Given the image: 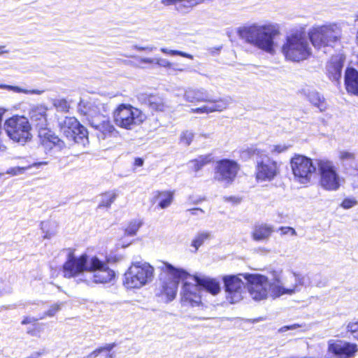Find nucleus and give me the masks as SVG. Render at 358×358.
Listing matches in <instances>:
<instances>
[{
  "label": "nucleus",
  "mask_w": 358,
  "mask_h": 358,
  "mask_svg": "<svg viewBox=\"0 0 358 358\" xmlns=\"http://www.w3.org/2000/svg\"><path fill=\"white\" fill-rule=\"evenodd\" d=\"M270 276L259 273H243L247 281V289L250 297L257 301L266 299L269 296L278 298L283 295L292 296L299 292L300 286L306 285L305 275L291 271L282 278V270H273Z\"/></svg>",
  "instance_id": "obj_1"
},
{
  "label": "nucleus",
  "mask_w": 358,
  "mask_h": 358,
  "mask_svg": "<svg viewBox=\"0 0 358 358\" xmlns=\"http://www.w3.org/2000/svg\"><path fill=\"white\" fill-rule=\"evenodd\" d=\"M238 35L245 43L273 55L277 45L275 40L280 35V30L275 23L256 22L240 27Z\"/></svg>",
  "instance_id": "obj_2"
},
{
  "label": "nucleus",
  "mask_w": 358,
  "mask_h": 358,
  "mask_svg": "<svg viewBox=\"0 0 358 358\" xmlns=\"http://www.w3.org/2000/svg\"><path fill=\"white\" fill-rule=\"evenodd\" d=\"M308 34L304 29L296 30L287 35L281 51L285 59L292 62L306 59L312 54Z\"/></svg>",
  "instance_id": "obj_3"
},
{
  "label": "nucleus",
  "mask_w": 358,
  "mask_h": 358,
  "mask_svg": "<svg viewBox=\"0 0 358 358\" xmlns=\"http://www.w3.org/2000/svg\"><path fill=\"white\" fill-rule=\"evenodd\" d=\"M308 38L317 50L334 47L340 43L342 37L341 28L335 23L312 27L308 32Z\"/></svg>",
  "instance_id": "obj_4"
},
{
  "label": "nucleus",
  "mask_w": 358,
  "mask_h": 358,
  "mask_svg": "<svg viewBox=\"0 0 358 358\" xmlns=\"http://www.w3.org/2000/svg\"><path fill=\"white\" fill-rule=\"evenodd\" d=\"M92 255L83 253L76 255L75 250L68 249L66 259L62 266V274L65 278H73L78 282L85 283L88 273Z\"/></svg>",
  "instance_id": "obj_5"
},
{
  "label": "nucleus",
  "mask_w": 358,
  "mask_h": 358,
  "mask_svg": "<svg viewBox=\"0 0 358 358\" xmlns=\"http://www.w3.org/2000/svg\"><path fill=\"white\" fill-rule=\"evenodd\" d=\"M155 275V268L145 262L131 264L124 275V285L127 289H140L150 283Z\"/></svg>",
  "instance_id": "obj_6"
},
{
  "label": "nucleus",
  "mask_w": 358,
  "mask_h": 358,
  "mask_svg": "<svg viewBox=\"0 0 358 358\" xmlns=\"http://www.w3.org/2000/svg\"><path fill=\"white\" fill-rule=\"evenodd\" d=\"M252 155L257 157L255 163V179L258 182H271L280 172V164L268 157L262 151L255 148L251 150Z\"/></svg>",
  "instance_id": "obj_7"
},
{
  "label": "nucleus",
  "mask_w": 358,
  "mask_h": 358,
  "mask_svg": "<svg viewBox=\"0 0 358 358\" xmlns=\"http://www.w3.org/2000/svg\"><path fill=\"white\" fill-rule=\"evenodd\" d=\"M113 115L117 126L129 130L140 125L146 118L145 115L140 109L127 103L120 104Z\"/></svg>",
  "instance_id": "obj_8"
},
{
  "label": "nucleus",
  "mask_w": 358,
  "mask_h": 358,
  "mask_svg": "<svg viewBox=\"0 0 358 358\" xmlns=\"http://www.w3.org/2000/svg\"><path fill=\"white\" fill-rule=\"evenodd\" d=\"M3 127L8 136L13 141L24 144L32 137L31 124L24 116L14 115L6 120Z\"/></svg>",
  "instance_id": "obj_9"
},
{
  "label": "nucleus",
  "mask_w": 358,
  "mask_h": 358,
  "mask_svg": "<svg viewBox=\"0 0 358 358\" xmlns=\"http://www.w3.org/2000/svg\"><path fill=\"white\" fill-rule=\"evenodd\" d=\"M85 283L89 286L94 284H107L115 278V272L110 268L107 262L92 255L88 273Z\"/></svg>",
  "instance_id": "obj_10"
},
{
  "label": "nucleus",
  "mask_w": 358,
  "mask_h": 358,
  "mask_svg": "<svg viewBox=\"0 0 358 358\" xmlns=\"http://www.w3.org/2000/svg\"><path fill=\"white\" fill-rule=\"evenodd\" d=\"M161 270L166 275L162 285V293L170 301L176 298L180 280H186L191 276L185 270L169 263H163Z\"/></svg>",
  "instance_id": "obj_11"
},
{
  "label": "nucleus",
  "mask_w": 358,
  "mask_h": 358,
  "mask_svg": "<svg viewBox=\"0 0 358 358\" xmlns=\"http://www.w3.org/2000/svg\"><path fill=\"white\" fill-rule=\"evenodd\" d=\"M290 166L294 181L303 185L311 182L317 170L313 160L301 155H295L291 159Z\"/></svg>",
  "instance_id": "obj_12"
},
{
  "label": "nucleus",
  "mask_w": 358,
  "mask_h": 358,
  "mask_svg": "<svg viewBox=\"0 0 358 358\" xmlns=\"http://www.w3.org/2000/svg\"><path fill=\"white\" fill-rule=\"evenodd\" d=\"M317 166L321 187L327 191L338 190L341 187L342 180L334 163L327 159H317Z\"/></svg>",
  "instance_id": "obj_13"
},
{
  "label": "nucleus",
  "mask_w": 358,
  "mask_h": 358,
  "mask_svg": "<svg viewBox=\"0 0 358 358\" xmlns=\"http://www.w3.org/2000/svg\"><path fill=\"white\" fill-rule=\"evenodd\" d=\"M240 165L234 160L222 159L216 163L213 180L224 187H229L237 177Z\"/></svg>",
  "instance_id": "obj_14"
},
{
  "label": "nucleus",
  "mask_w": 358,
  "mask_h": 358,
  "mask_svg": "<svg viewBox=\"0 0 358 358\" xmlns=\"http://www.w3.org/2000/svg\"><path fill=\"white\" fill-rule=\"evenodd\" d=\"M243 274L229 275L223 278L226 300L231 304L240 302L244 297L245 292L242 280Z\"/></svg>",
  "instance_id": "obj_15"
},
{
  "label": "nucleus",
  "mask_w": 358,
  "mask_h": 358,
  "mask_svg": "<svg viewBox=\"0 0 358 358\" xmlns=\"http://www.w3.org/2000/svg\"><path fill=\"white\" fill-rule=\"evenodd\" d=\"M357 352L358 346L355 343L336 339L327 341V358H354Z\"/></svg>",
  "instance_id": "obj_16"
},
{
  "label": "nucleus",
  "mask_w": 358,
  "mask_h": 358,
  "mask_svg": "<svg viewBox=\"0 0 358 358\" xmlns=\"http://www.w3.org/2000/svg\"><path fill=\"white\" fill-rule=\"evenodd\" d=\"M180 301L182 306L199 307L202 306L201 291L197 282L185 281L180 291Z\"/></svg>",
  "instance_id": "obj_17"
},
{
  "label": "nucleus",
  "mask_w": 358,
  "mask_h": 358,
  "mask_svg": "<svg viewBox=\"0 0 358 358\" xmlns=\"http://www.w3.org/2000/svg\"><path fill=\"white\" fill-rule=\"evenodd\" d=\"M78 110L86 116L89 123L92 124L93 120L100 118L103 115L101 111L103 109V105L99 101L90 99L88 101L82 99L80 101L78 106Z\"/></svg>",
  "instance_id": "obj_18"
},
{
  "label": "nucleus",
  "mask_w": 358,
  "mask_h": 358,
  "mask_svg": "<svg viewBox=\"0 0 358 358\" xmlns=\"http://www.w3.org/2000/svg\"><path fill=\"white\" fill-rule=\"evenodd\" d=\"M39 138L41 145L48 151L52 150L60 151L65 147L64 142L53 131L46 128L39 130Z\"/></svg>",
  "instance_id": "obj_19"
},
{
  "label": "nucleus",
  "mask_w": 358,
  "mask_h": 358,
  "mask_svg": "<svg viewBox=\"0 0 358 358\" xmlns=\"http://www.w3.org/2000/svg\"><path fill=\"white\" fill-rule=\"evenodd\" d=\"M99 117V119L93 120L92 124H90L99 131V134H98L99 138L106 139L117 132L115 128L106 116L103 115Z\"/></svg>",
  "instance_id": "obj_20"
},
{
  "label": "nucleus",
  "mask_w": 358,
  "mask_h": 358,
  "mask_svg": "<svg viewBox=\"0 0 358 358\" xmlns=\"http://www.w3.org/2000/svg\"><path fill=\"white\" fill-rule=\"evenodd\" d=\"M184 99L192 103L212 102L208 91L203 88L188 87L185 90Z\"/></svg>",
  "instance_id": "obj_21"
},
{
  "label": "nucleus",
  "mask_w": 358,
  "mask_h": 358,
  "mask_svg": "<svg viewBox=\"0 0 358 358\" xmlns=\"http://www.w3.org/2000/svg\"><path fill=\"white\" fill-rule=\"evenodd\" d=\"M48 108L44 105H36L31 108L29 112L30 118L40 130L45 129L48 123Z\"/></svg>",
  "instance_id": "obj_22"
},
{
  "label": "nucleus",
  "mask_w": 358,
  "mask_h": 358,
  "mask_svg": "<svg viewBox=\"0 0 358 358\" xmlns=\"http://www.w3.org/2000/svg\"><path fill=\"white\" fill-rule=\"evenodd\" d=\"M345 58L341 55L333 56L327 65V71L330 79L338 80L341 77V71Z\"/></svg>",
  "instance_id": "obj_23"
},
{
  "label": "nucleus",
  "mask_w": 358,
  "mask_h": 358,
  "mask_svg": "<svg viewBox=\"0 0 358 358\" xmlns=\"http://www.w3.org/2000/svg\"><path fill=\"white\" fill-rule=\"evenodd\" d=\"M209 104L201 107L192 108L190 112L196 114H208L214 112H221L228 107V102L224 99L213 100Z\"/></svg>",
  "instance_id": "obj_24"
},
{
  "label": "nucleus",
  "mask_w": 358,
  "mask_h": 358,
  "mask_svg": "<svg viewBox=\"0 0 358 358\" xmlns=\"http://www.w3.org/2000/svg\"><path fill=\"white\" fill-rule=\"evenodd\" d=\"M174 193L171 190L155 191L150 201L152 204H157L160 209L167 208L173 201Z\"/></svg>",
  "instance_id": "obj_25"
},
{
  "label": "nucleus",
  "mask_w": 358,
  "mask_h": 358,
  "mask_svg": "<svg viewBox=\"0 0 358 358\" xmlns=\"http://www.w3.org/2000/svg\"><path fill=\"white\" fill-rule=\"evenodd\" d=\"M192 280L199 285L200 288L203 287L213 295H217L221 290L220 282L207 276H193Z\"/></svg>",
  "instance_id": "obj_26"
},
{
  "label": "nucleus",
  "mask_w": 358,
  "mask_h": 358,
  "mask_svg": "<svg viewBox=\"0 0 358 358\" xmlns=\"http://www.w3.org/2000/svg\"><path fill=\"white\" fill-rule=\"evenodd\" d=\"M345 84L349 93L358 96V71L353 68H348L345 74Z\"/></svg>",
  "instance_id": "obj_27"
},
{
  "label": "nucleus",
  "mask_w": 358,
  "mask_h": 358,
  "mask_svg": "<svg viewBox=\"0 0 358 358\" xmlns=\"http://www.w3.org/2000/svg\"><path fill=\"white\" fill-rule=\"evenodd\" d=\"M60 131L68 138L72 137L73 129L78 126V121L73 117H64L58 119Z\"/></svg>",
  "instance_id": "obj_28"
},
{
  "label": "nucleus",
  "mask_w": 358,
  "mask_h": 358,
  "mask_svg": "<svg viewBox=\"0 0 358 358\" xmlns=\"http://www.w3.org/2000/svg\"><path fill=\"white\" fill-rule=\"evenodd\" d=\"M273 232V229L271 225L259 224L255 226L252 236L257 241H266L269 238Z\"/></svg>",
  "instance_id": "obj_29"
},
{
  "label": "nucleus",
  "mask_w": 358,
  "mask_h": 358,
  "mask_svg": "<svg viewBox=\"0 0 358 358\" xmlns=\"http://www.w3.org/2000/svg\"><path fill=\"white\" fill-rule=\"evenodd\" d=\"M205 0H161V3L164 6H175L178 10L184 8H192Z\"/></svg>",
  "instance_id": "obj_30"
},
{
  "label": "nucleus",
  "mask_w": 358,
  "mask_h": 358,
  "mask_svg": "<svg viewBox=\"0 0 358 358\" xmlns=\"http://www.w3.org/2000/svg\"><path fill=\"white\" fill-rule=\"evenodd\" d=\"M213 161L211 155H200L197 158L189 162L188 166L194 172L200 171L204 166Z\"/></svg>",
  "instance_id": "obj_31"
},
{
  "label": "nucleus",
  "mask_w": 358,
  "mask_h": 358,
  "mask_svg": "<svg viewBox=\"0 0 358 358\" xmlns=\"http://www.w3.org/2000/svg\"><path fill=\"white\" fill-rule=\"evenodd\" d=\"M145 101L151 109L157 111H164L167 108L164 99L157 95H148Z\"/></svg>",
  "instance_id": "obj_32"
},
{
  "label": "nucleus",
  "mask_w": 358,
  "mask_h": 358,
  "mask_svg": "<svg viewBox=\"0 0 358 358\" xmlns=\"http://www.w3.org/2000/svg\"><path fill=\"white\" fill-rule=\"evenodd\" d=\"M307 96L310 102L315 106L317 107L320 111H324L326 110L327 103L325 99L317 92H309Z\"/></svg>",
  "instance_id": "obj_33"
},
{
  "label": "nucleus",
  "mask_w": 358,
  "mask_h": 358,
  "mask_svg": "<svg viewBox=\"0 0 358 358\" xmlns=\"http://www.w3.org/2000/svg\"><path fill=\"white\" fill-rule=\"evenodd\" d=\"M113 347V344H107L106 346L93 351L87 356V358H113L110 351Z\"/></svg>",
  "instance_id": "obj_34"
},
{
  "label": "nucleus",
  "mask_w": 358,
  "mask_h": 358,
  "mask_svg": "<svg viewBox=\"0 0 358 358\" xmlns=\"http://www.w3.org/2000/svg\"><path fill=\"white\" fill-rule=\"evenodd\" d=\"M44 239H50L57 234V224L55 222L44 221L41 224Z\"/></svg>",
  "instance_id": "obj_35"
},
{
  "label": "nucleus",
  "mask_w": 358,
  "mask_h": 358,
  "mask_svg": "<svg viewBox=\"0 0 358 358\" xmlns=\"http://www.w3.org/2000/svg\"><path fill=\"white\" fill-rule=\"evenodd\" d=\"M73 133L72 134V137H68V140L70 141H73L75 143H80L83 141L84 138H87V131L85 127L81 125L78 122V126L76 127V129H73Z\"/></svg>",
  "instance_id": "obj_36"
},
{
  "label": "nucleus",
  "mask_w": 358,
  "mask_h": 358,
  "mask_svg": "<svg viewBox=\"0 0 358 358\" xmlns=\"http://www.w3.org/2000/svg\"><path fill=\"white\" fill-rule=\"evenodd\" d=\"M211 237V234L209 231H203L199 232L193 238L191 245L194 248L196 251L206 241L209 240Z\"/></svg>",
  "instance_id": "obj_37"
},
{
  "label": "nucleus",
  "mask_w": 358,
  "mask_h": 358,
  "mask_svg": "<svg viewBox=\"0 0 358 358\" xmlns=\"http://www.w3.org/2000/svg\"><path fill=\"white\" fill-rule=\"evenodd\" d=\"M47 162H41L37 163H34L31 165L27 166H16L13 168H10L7 171V173L13 175V176H18L21 175L25 173L26 171L31 169V168H39L40 166L43 165H46Z\"/></svg>",
  "instance_id": "obj_38"
},
{
  "label": "nucleus",
  "mask_w": 358,
  "mask_h": 358,
  "mask_svg": "<svg viewBox=\"0 0 358 358\" xmlns=\"http://www.w3.org/2000/svg\"><path fill=\"white\" fill-rule=\"evenodd\" d=\"M117 198V194L115 192H108L103 194L101 196V201L99 207L108 208Z\"/></svg>",
  "instance_id": "obj_39"
},
{
  "label": "nucleus",
  "mask_w": 358,
  "mask_h": 358,
  "mask_svg": "<svg viewBox=\"0 0 358 358\" xmlns=\"http://www.w3.org/2000/svg\"><path fill=\"white\" fill-rule=\"evenodd\" d=\"M0 89H5L7 90H10L16 93H24V94H39L41 93V91L38 90H26L21 88L17 86H12L8 85H0Z\"/></svg>",
  "instance_id": "obj_40"
},
{
  "label": "nucleus",
  "mask_w": 358,
  "mask_h": 358,
  "mask_svg": "<svg viewBox=\"0 0 358 358\" xmlns=\"http://www.w3.org/2000/svg\"><path fill=\"white\" fill-rule=\"evenodd\" d=\"M142 222L140 220H134L131 221L124 230V234L127 236H135L141 227Z\"/></svg>",
  "instance_id": "obj_41"
},
{
  "label": "nucleus",
  "mask_w": 358,
  "mask_h": 358,
  "mask_svg": "<svg viewBox=\"0 0 358 358\" xmlns=\"http://www.w3.org/2000/svg\"><path fill=\"white\" fill-rule=\"evenodd\" d=\"M52 105L57 111L66 113L70 108V105L65 99H55L52 100Z\"/></svg>",
  "instance_id": "obj_42"
},
{
  "label": "nucleus",
  "mask_w": 358,
  "mask_h": 358,
  "mask_svg": "<svg viewBox=\"0 0 358 358\" xmlns=\"http://www.w3.org/2000/svg\"><path fill=\"white\" fill-rule=\"evenodd\" d=\"M63 306L62 303H54L50 306L49 309L44 313V314L39 317L40 320L45 319L47 317H53L55 316L62 308Z\"/></svg>",
  "instance_id": "obj_43"
},
{
  "label": "nucleus",
  "mask_w": 358,
  "mask_h": 358,
  "mask_svg": "<svg viewBox=\"0 0 358 358\" xmlns=\"http://www.w3.org/2000/svg\"><path fill=\"white\" fill-rule=\"evenodd\" d=\"M161 52L169 55L175 56L179 55L185 58H188L190 59H193V55L185 52L176 50H169L168 48H162L160 49Z\"/></svg>",
  "instance_id": "obj_44"
},
{
  "label": "nucleus",
  "mask_w": 358,
  "mask_h": 358,
  "mask_svg": "<svg viewBox=\"0 0 358 358\" xmlns=\"http://www.w3.org/2000/svg\"><path fill=\"white\" fill-rule=\"evenodd\" d=\"M194 133L191 131H184L180 134V141L185 146H189L193 141Z\"/></svg>",
  "instance_id": "obj_45"
},
{
  "label": "nucleus",
  "mask_w": 358,
  "mask_h": 358,
  "mask_svg": "<svg viewBox=\"0 0 358 358\" xmlns=\"http://www.w3.org/2000/svg\"><path fill=\"white\" fill-rule=\"evenodd\" d=\"M338 158L343 162H352L355 158V153L348 150H340L338 152Z\"/></svg>",
  "instance_id": "obj_46"
},
{
  "label": "nucleus",
  "mask_w": 358,
  "mask_h": 358,
  "mask_svg": "<svg viewBox=\"0 0 358 358\" xmlns=\"http://www.w3.org/2000/svg\"><path fill=\"white\" fill-rule=\"evenodd\" d=\"M347 330L355 338L358 339V320L350 322Z\"/></svg>",
  "instance_id": "obj_47"
},
{
  "label": "nucleus",
  "mask_w": 358,
  "mask_h": 358,
  "mask_svg": "<svg viewBox=\"0 0 358 358\" xmlns=\"http://www.w3.org/2000/svg\"><path fill=\"white\" fill-rule=\"evenodd\" d=\"M288 149V146L285 145H273L270 146V152L272 154H280L285 152Z\"/></svg>",
  "instance_id": "obj_48"
},
{
  "label": "nucleus",
  "mask_w": 358,
  "mask_h": 358,
  "mask_svg": "<svg viewBox=\"0 0 358 358\" xmlns=\"http://www.w3.org/2000/svg\"><path fill=\"white\" fill-rule=\"evenodd\" d=\"M155 64L160 67H163L169 70V67H172L173 63L166 59L164 58H156Z\"/></svg>",
  "instance_id": "obj_49"
},
{
  "label": "nucleus",
  "mask_w": 358,
  "mask_h": 358,
  "mask_svg": "<svg viewBox=\"0 0 358 358\" xmlns=\"http://www.w3.org/2000/svg\"><path fill=\"white\" fill-rule=\"evenodd\" d=\"M357 204V201L355 198H346L343 201L341 206L345 209H349Z\"/></svg>",
  "instance_id": "obj_50"
},
{
  "label": "nucleus",
  "mask_w": 358,
  "mask_h": 358,
  "mask_svg": "<svg viewBox=\"0 0 358 358\" xmlns=\"http://www.w3.org/2000/svg\"><path fill=\"white\" fill-rule=\"evenodd\" d=\"M11 292L10 284L5 280H0V296Z\"/></svg>",
  "instance_id": "obj_51"
},
{
  "label": "nucleus",
  "mask_w": 358,
  "mask_h": 358,
  "mask_svg": "<svg viewBox=\"0 0 358 358\" xmlns=\"http://www.w3.org/2000/svg\"><path fill=\"white\" fill-rule=\"evenodd\" d=\"M302 327V325L299 324H294L289 325V326H284L278 329V332L283 333L288 330H294V329H297L299 327Z\"/></svg>",
  "instance_id": "obj_52"
},
{
  "label": "nucleus",
  "mask_w": 358,
  "mask_h": 358,
  "mask_svg": "<svg viewBox=\"0 0 358 358\" xmlns=\"http://www.w3.org/2000/svg\"><path fill=\"white\" fill-rule=\"evenodd\" d=\"M282 234H290L292 236H296V232L294 228L289 227H282L280 229Z\"/></svg>",
  "instance_id": "obj_53"
},
{
  "label": "nucleus",
  "mask_w": 358,
  "mask_h": 358,
  "mask_svg": "<svg viewBox=\"0 0 358 358\" xmlns=\"http://www.w3.org/2000/svg\"><path fill=\"white\" fill-rule=\"evenodd\" d=\"M40 320L39 318H35V317H26L23 319V320L22 321V324H31V323H34L35 322H36L37 320Z\"/></svg>",
  "instance_id": "obj_54"
},
{
  "label": "nucleus",
  "mask_w": 358,
  "mask_h": 358,
  "mask_svg": "<svg viewBox=\"0 0 358 358\" xmlns=\"http://www.w3.org/2000/svg\"><path fill=\"white\" fill-rule=\"evenodd\" d=\"M169 70L170 71V73H173L177 71L183 72L185 69L182 67L178 66V65L173 63L172 67H169Z\"/></svg>",
  "instance_id": "obj_55"
},
{
  "label": "nucleus",
  "mask_w": 358,
  "mask_h": 358,
  "mask_svg": "<svg viewBox=\"0 0 358 358\" xmlns=\"http://www.w3.org/2000/svg\"><path fill=\"white\" fill-rule=\"evenodd\" d=\"M134 48L137 50H148L149 52H152L155 48L152 46L142 47L139 45H134Z\"/></svg>",
  "instance_id": "obj_56"
},
{
  "label": "nucleus",
  "mask_w": 358,
  "mask_h": 358,
  "mask_svg": "<svg viewBox=\"0 0 358 358\" xmlns=\"http://www.w3.org/2000/svg\"><path fill=\"white\" fill-rule=\"evenodd\" d=\"M192 215H198L200 213H203L204 211L201 208H196L189 210Z\"/></svg>",
  "instance_id": "obj_57"
},
{
  "label": "nucleus",
  "mask_w": 358,
  "mask_h": 358,
  "mask_svg": "<svg viewBox=\"0 0 358 358\" xmlns=\"http://www.w3.org/2000/svg\"><path fill=\"white\" fill-rule=\"evenodd\" d=\"M140 62L146 64H153L155 63V59L152 58H141Z\"/></svg>",
  "instance_id": "obj_58"
},
{
  "label": "nucleus",
  "mask_w": 358,
  "mask_h": 358,
  "mask_svg": "<svg viewBox=\"0 0 358 358\" xmlns=\"http://www.w3.org/2000/svg\"><path fill=\"white\" fill-rule=\"evenodd\" d=\"M143 164V160L141 158H136L134 161V165L136 166H141Z\"/></svg>",
  "instance_id": "obj_59"
},
{
  "label": "nucleus",
  "mask_w": 358,
  "mask_h": 358,
  "mask_svg": "<svg viewBox=\"0 0 358 358\" xmlns=\"http://www.w3.org/2000/svg\"><path fill=\"white\" fill-rule=\"evenodd\" d=\"M8 52V51L5 50V46L0 45V55Z\"/></svg>",
  "instance_id": "obj_60"
},
{
  "label": "nucleus",
  "mask_w": 358,
  "mask_h": 358,
  "mask_svg": "<svg viewBox=\"0 0 358 358\" xmlns=\"http://www.w3.org/2000/svg\"><path fill=\"white\" fill-rule=\"evenodd\" d=\"M357 18H358V15H357Z\"/></svg>",
  "instance_id": "obj_61"
},
{
  "label": "nucleus",
  "mask_w": 358,
  "mask_h": 358,
  "mask_svg": "<svg viewBox=\"0 0 358 358\" xmlns=\"http://www.w3.org/2000/svg\"><path fill=\"white\" fill-rule=\"evenodd\" d=\"M1 174L0 173V176H1Z\"/></svg>",
  "instance_id": "obj_62"
}]
</instances>
